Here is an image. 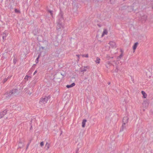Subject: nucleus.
Instances as JSON below:
<instances>
[{"mask_svg":"<svg viewBox=\"0 0 153 153\" xmlns=\"http://www.w3.org/2000/svg\"><path fill=\"white\" fill-rule=\"evenodd\" d=\"M48 99V97H42L39 101V104L41 105L45 104L47 102Z\"/></svg>","mask_w":153,"mask_h":153,"instance_id":"obj_1","label":"nucleus"},{"mask_svg":"<svg viewBox=\"0 0 153 153\" xmlns=\"http://www.w3.org/2000/svg\"><path fill=\"white\" fill-rule=\"evenodd\" d=\"M18 91V90L16 89H13L10 91L8 94H7V97H10L11 96L14 95Z\"/></svg>","mask_w":153,"mask_h":153,"instance_id":"obj_2","label":"nucleus"},{"mask_svg":"<svg viewBox=\"0 0 153 153\" xmlns=\"http://www.w3.org/2000/svg\"><path fill=\"white\" fill-rule=\"evenodd\" d=\"M8 111L7 109H4L3 111L0 112V119L6 115Z\"/></svg>","mask_w":153,"mask_h":153,"instance_id":"obj_3","label":"nucleus"},{"mask_svg":"<svg viewBox=\"0 0 153 153\" xmlns=\"http://www.w3.org/2000/svg\"><path fill=\"white\" fill-rule=\"evenodd\" d=\"M8 34V32L7 31H5L2 34V39L3 41L6 39V38Z\"/></svg>","mask_w":153,"mask_h":153,"instance_id":"obj_4","label":"nucleus"},{"mask_svg":"<svg viewBox=\"0 0 153 153\" xmlns=\"http://www.w3.org/2000/svg\"><path fill=\"white\" fill-rule=\"evenodd\" d=\"M128 117L127 116L125 117H123V125H125L126 123H127L128 122Z\"/></svg>","mask_w":153,"mask_h":153,"instance_id":"obj_5","label":"nucleus"},{"mask_svg":"<svg viewBox=\"0 0 153 153\" xmlns=\"http://www.w3.org/2000/svg\"><path fill=\"white\" fill-rule=\"evenodd\" d=\"M108 33V30H107L105 29H104L103 30V31L102 33L101 37H102L104 36L105 35H107Z\"/></svg>","mask_w":153,"mask_h":153,"instance_id":"obj_6","label":"nucleus"},{"mask_svg":"<svg viewBox=\"0 0 153 153\" xmlns=\"http://www.w3.org/2000/svg\"><path fill=\"white\" fill-rule=\"evenodd\" d=\"M109 44L110 46L112 48H115L116 47V43L114 42H109Z\"/></svg>","mask_w":153,"mask_h":153,"instance_id":"obj_7","label":"nucleus"},{"mask_svg":"<svg viewBox=\"0 0 153 153\" xmlns=\"http://www.w3.org/2000/svg\"><path fill=\"white\" fill-rule=\"evenodd\" d=\"M138 42H137L135 43L134 45L133 46V52H134L135 51V50L136 49L138 45Z\"/></svg>","mask_w":153,"mask_h":153,"instance_id":"obj_8","label":"nucleus"},{"mask_svg":"<svg viewBox=\"0 0 153 153\" xmlns=\"http://www.w3.org/2000/svg\"><path fill=\"white\" fill-rule=\"evenodd\" d=\"M89 69V67L88 66H85L83 68H81V71L83 72H84L87 71V70Z\"/></svg>","mask_w":153,"mask_h":153,"instance_id":"obj_9","label":"nucleus"},{"mask_svg":"<svg viewBox=\"0 0 153 153\" xmlns=\"http://www.w3.org/2000/svg\"><path fill=\"white\" fill-rule=\"evenodd\" d=\"M141 94L143 95V98H146L147 97V95L144 91H141Z\"/></svg>","mask_w":153,"mask_h":153,"instance_id":"obj_10","label":"nucleus"},{"mask_svg":"<svg viewBox=\"0 0 153 153\" xmlns=\"http://www.w3.org/2000/svg\"><path fill=\"white\" fill-rule=\"evenodd\" d=\"M87 122V120L86 119H84L83 120L82 122V126L83 128H84L85 126V123Z\"/></svg>","mask_w":153,"mask_h":153,"instance_id":"obj_11","label":"nucleus"},{"mask_svg":"<svg viewBox=\"0 0 153 153\" xmlns=\"http://www.w3.org/2000/svg\"><path fill=\"white\" fill-rule=\"evenodd\" d=\"M75 85V84L74 83H73L72 84L70 85H67L66 86V87L68 88H72Z\"/></svg>","mask_w":153,"mask_h":153,"instance_id":"obj_12","label":"nucleus"},{"mask_svg":"<svg viewBox=\"0 0 153 153\" xmlns=\"http://www.w3.org/2000/svg\"><path fill=\"white\" fill-rule=\"evenodd\" d=\"M100 59L98 57H97L96 59V60L95 61V62L97 64H99L100 62Z\"/></svg>","mask_w":153,"mask_h":153,"instance_id":"obj_13","label":"nucleus"},{"mask_svg":"<svg viewBox=\"0 0 153 153\" xmlns=\"http://www.w3.org/2000/svg\"><path fill=\"white\" fill-rule=\"evenodd\" d=\"M49 146H50L49 144L48 143H47L45 145V147L46 148L47 150H48L49 149Z\"/></svg>","mask_w":153,"mask_h":153,"instance_id":"obj_14","label":"nucleus"},{"mask_svg":"<svg viewBox=\"0 0 153 153\" xmlns=\"http://www.w3.org/2000/svg\"><path fill=\"white\" fill-rule=\"evenodd\" d=\"M17 59L16 58L14 57L13 59V62L14 64H15L17 62Z\"/></svg>","mask_w":153,"mask_h":153,"instance_id":"obj_15","label":"nucleus"},{"mask_svg":"<svg viewBox=\"0 0 153 153\" xmlns=\"http://www.w3.org/2000/svg\"><path fill=\"white\" fill-rule=\"evenodd\" d=\"M15 12L16 13H20V11L19 10H18L17 9L15 8Z\"/></svg>","mask_w":153,"mask_h":153,"instance_id":"obj_16","label":"nucleus"},{"mask_svg":"<svg viewBox=\"0 0 153 153\" xmlns=\"http://www.w3.org/2000/svg\"><path fill=\"white\" fill-rule=\"evenodd\" d=\"M82 56L83 57H85L86 58H88V54L85 55H82Z\"/></svg>","mask_w":153,"mask_h":153,"instance_id":"obj_17","label":"nucleus"},{"mask_svg":"<svg viewBox=\"0 0 153 153\" xmlns=\"http://www.w3.org/2000/svg\"><path fill=\"white\" fill-rule=\"evenodd\" d=\"M7 80V78H4V80L3 81V83H4Z\"/></svg>","mask_w":153,"mask_h":153,"instance_id":"obj_18","label":"nucleus"},{"mask_svg":"<svg viewBox=\"0 0 153 153\" xmlns=\"http://www.w3.org/2000/svg\"><path fill=\"white\" fill-rule=\"evenodd\" d=\"M44 143L43 142H42L40 143V145L41 146H42L44 145Z\"/></svg>","mask_w":153,"mask_h":153,"instance_id":"obj_19","label":"nucleus"},{"mask_svg":"<svg viewBox=\"0 0 153 153\" xmlns=\"http://www.w3.org/2000/svg\"><path fill=\"white\" fill-rule=\"evenodd\" d=\"M29 78V75H27L25 78V79H27V80Z\"/></svg>","mask_w":153,"mask_h":153,"instance_id":"obj_20","label":"nucleus"},{"mask_svg":"<svg viewBox=\"0 0 153 153\" xmlns=\"http://www.w3.org/2000/svg\"><path fill=\"white\" fill-rule=\"evenodd\" d=\"M76 56H77V57L78 58V60H79V55H76Z\"/></svg>","mask_w":153,"mask_h":153,"instance_id":"obj_21","label":"nucleus"},{"mask_svg":"<svg viewBox=\"0 0 153 153\" xmlns=\"http://www.w3.org/2000/svg\"><path fill=\"white\" fill-rule=\"evenodd\" d=\"M12 76H9L7 78V79H9Z\"/></svg>","mask_w":153,"mask_h":153,"instance_id":"obj_22","label":"nucleus"},{"mask_svg":"<svg viewBox=\"0 0 153 153\" xmlns=\"http://www.w3.org/2000/svg\"><path fill=\"white\" fill-rule=\"evenodd\" d=\"M20 144H22V143H19V146H19V145ZM19 147H20V148H21L22 147H20V146H19Z\"/></svg>","mask_w":153,"mask_h":153,"instance_id":"obj_23","label":"nucleus"},{"mask_svg":"<svg viewBox=\"0 0 153 153\" xmlns=\"http://www.w3.org/2000/svg\"><path fill=\"white\" fill-rule=\"evenodd\" d=\"M29 146V143H28L27 144V148L28 147V146Z\"/></svg>","mask_w":153,"mask_h":153,"instance_id":"obj_24","label":"nucleus"},{"mask_svg":"<svg viewBox=\"0 0 153 153\" xmlns=\"http://www.w3.org/2000/svg\"><path fill=\"white\" fill-rule=\"evenodd\" d=\"M107 63H108V64H110V62H108Z\"/></svg>","mask_w":153,"mask_h":153,"instance_id":"obj_25","label":"nucleus"},{"mask_svg":"<svg viewBox=\"0 0 153 153\" xmlns=\"http://www.w3.org/2000/svg\"><path fill=\"white\" fill-rule=\"evenodd\" d=\"M36 71L34 73V74H35V73H36Z\"/></svg>","mask_w":153,"mask_h":153,"instance_id":"obj_26","label":"nucleus"},{"mask_svg":"<svg viewBox=\"0 0 153 153\" xmlns=\"http://www.w3.org/2000/svg\"><path fill=\"white\" fill-rule=\"evenodd\" d=\"M26 88H25V91H26Z\"/></svg>","mask_w":153,"mask_h":153,"instance_id":"obj_27","label":"nucleus"},{"mask_svg":"<svg viewBox=\"0 0 153 153\" xmlns=\"http://www.w3.org/2000/svg\"><path fill=\"white\" fill-rule=\"evenodd\" d=\"M38 59V57L37 58V59Z\"/></svg>","mask_w":153,"mask_h":153,"instance_id":"obj_28","label":"nucleus"}]
</instances>
